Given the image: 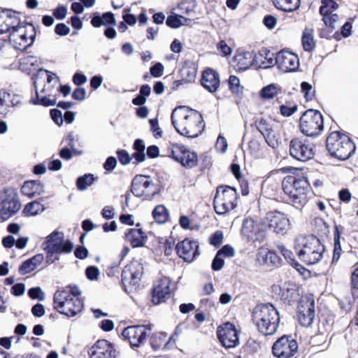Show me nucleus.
<instances>
[{
	"instance_id": "nucleus-1",
	"label": "nucleus",
	"mask_w": 358,
	"mask_h": 358,
	"mask_svg": "<svg viewBox=\"0 0 358 358\" xmlns=\"http://www.w3.org/2000/svg\"><path fill=\"white\" fill-rule=\"evenodd\" d=\"M171 120L177 133L189 138L199 136L205 128L201 113L186 106L176 107L171 113Z\"/></svg>"
},
{
	"instance_id": "nucleus-2",
	"label": "nucleus",
	"mask_w": 358,
	"mask_h": 358,
	"mask_svg": "<svg viewBox=\"0 0 358 358\" xmlns=\"http://www.w3.org/2000/svg\"><path fill=\"white\" fill-rule=\"evenodd\" d=\"M82 292L76 285H69L56 291L53 297L54 308L60 314L73 317L84 308Z\"/></svg>"
},
{
	"instance_id": "nucleus-3",
	"label": "nucleus",
	"mask_w": 358,
	"mask_h": 358,
	"mask_svg": "<svg viewBox=\"0 0 358 358\" xmlns=\"http://www.w3.org/2000/svg\"><path fill=\"white\" fill-rule=\"evenodd\" d=\"M282 189L296 209H302L313 195L308 178L303 176H286L282 181Z\"/></svg>"
},
{
	"instance_id": "nucleus-4",
	"label": "nucleus",
	"mask_w": 358,
	"mask_h": 358,
	"mask_svg": "<svg viewBox=\"0 0 358 358\" xmlns=\"http://www.w3.org/2000/svg\"><path fill=\"white\" fill-rule=\"evenodd\" d=\"M252 320L260 334L271 336L274 334L278 328L280 315L273 304L261 303L253 309Z\"/></svg>"
},
{
	"instance_id": "nucleus-5",
	"label": "nucleus",
	"mask_w": 358,
	"mask_h": 358,
	"mask_svg": "<svg viewBox=\"0 0 358 358\" xmlns=\"http://www.w3.org/2000/svg\"><path fill=\"white\" fill-rule=\"evenodd\" d=\"M19 69L27 74L32 75L35 95L31 98L30 103L45 106V85L42 87L40 92L38 89V86L43 83L42 76H41V73L44 70L42 59L34 55H24L19 60Z\"/></svg>"
},
{
	"instance_id": "nucleus-6",
	"label": "nucleus",
	"mask_w": 358,
	"mask_h": 358,
	"mask_svg": "<svg viewBox=\"0 0 358 358\" xmlns=\"http://www.w3.org/2000/svg\"><path fill=\"white\" fill-rule=\"evenodd\" d=\"M294 250L299 259L306 265H313L319 262L325 250L320 239L314 235L297 238Z\"/></svg>"
},
{
	"instance_id": "nucleus-7",
	"label": "nucleus",
	"mask_w": 358,
	"mask_h": 358,
	"mask_svg": "<svg viewBox=\"0 0 358 358\" xmlns=\"http://www.w3.org/2000/svg\"><path fill=\"white\" fill-rule=\"evenodd\" d=\"M326 148L332 157L340 160L348 159L356 148L351 138L338 131L329 133L326 139Z\"/></svg>"
},
{
	"instance_id": "nucleus-8",
	"label": "nucleus",
	"mask_w": 358,
	"mask_h": 358,
	"mask_svg": "<svg viewBox=\"0 0 358 358\" xmlns=\"http://www.w3.org/2000/svg\"><path fill=\"white\" fill-rule=\"evenodd\" d=\"M73 249V243L64 239L62 231H54L46 236V264L59 261L61 255L69 254Z\"/></svg>"
},
{
	"instance_id": "nucleus-9",
	"label": "nucleus",
	"mask_w": 358,
	"mask_h": 358,
	"mask_svg": "<svg viewBox=\"0 0 358 358\" xmlns=\"http://www.w3.org/2000/svg\"><path fill=\"white\" fill-rule=\"evenodd\" d=\"M236 189L229 185H219L213 199V208L217 215H225L238 206Z\"/></svg>"
},
{
	"instance_id": "nucleus-10",
	"label": "nucleus",
	"mask_w": 358,
	"mask_h": 358,
	"mask_svg": "<svg viewBox=\"0 0 358 358\" xmlns=\"http://www.w3.org/2000/svg\"><path fill=\"white\" fill-rule=\"evenodd\" d=\"M299 129L306 136H319L324 130V117L320 111L308 109L301 115Z\"/></svg>"
},
{
	"instance_id": "nucleus-11",
	"label": "nucleus",
	"mask_w": 358,
	"mask_h": 358,
	"mask_svg": "<svg viewBox=\"0 0 358 358\" xmlns=\"http://www.w3.org/2000/svg\"><path fill=\"white\" fill-rule=\"evenodd\" d=\"M36 37V30L31 23L20 20L18 24L9 34V41L17 50H24L32 45Z\"/></svg>"
},
{
	"instance_id": "nucleus-12",
	"label": "nucleus",
	"mask_w": 358,
	"mask_h": 358,
	"mask_svg": "<svg viewBox=\"0 0 358 358\" xmlns=\"http://www.w3.org/2000/svg\"><path fill=\"white\" fill-rule=\"evenodd\" d=\"M314 144L305 136H295L289 141V155L294 159L305 162L314 157Z\"/></svg>"
},
{
	"instance_id": "nucleus-13",
	"label": "nucleus",
	"mask_w": 358,
	"mask_h": 358,
	"mask_svg": "<svg viewBox=\"0 0 358 358\" xmlns=\"http://www.w3.org/2000/svg\"><path fill=\"white\" fill-rule=\"evenodd\" d=\"M21 204L15 189L4 188L0 193V218L5 221L15 215Z\"/></svg>"
},
{
	"instance_id": "nucleus-14",
	"label": "nucleus",
	"mask_w": 358,
	"mask_h": 358,
	"mask_svg": "<svg viewBox=\"0 0 358 358\" xmlns=\"http://www.w3.org/2000/svg\"><path fill=\"white\" fill-rule=\"evenodd\" d=\"M262 219L266 231H271L276 234L285 235L289 229L290 222L287 215L280 210H270Z\"/></svg>"
},
{
	"instance_id": "nucleus-15",
	"label": "nucleus",
	"mask_w": 358,
	"mask_h": 358,
	"mask_svg": "<svg viewBox=\"0 0 358 358\" xmlns=\"http://www.w3.org/2000/svg\"><path fill=\"white\" fill-rule=\"evenodd\" d=\"M131 192L137 197L150 200L159 193V188L150 176L136 175L132 180Z\"/></svg>"
},
{
	"instance_id": "nucleus-16",
	"label": "nucleus",
	"mask_w": 358,
	"mask_h": 358,
	"mask_svg": "<svg viewBox=\"0 0 358 358\" xmlns=\"http://www.w3.org/2000/svg\"><path fill=\"white\" fill-rule=\"evenodd\" d=\"M150 331V325H131L125 327L121 335L123 341L128 343L134 349L142 346L145 343Z\"/></svg>"
},
{
	"instance_id": "nucleus-17",
	"label": "nucleus",
	"mask_w": 358,
	"mask_h": 358,
	"mask_svg": "<svg viewBox=\"0 0 358 358\" xmlns=\"http://www.w3.org/2000/svg\"><path fill=\"white\" fill-rule=\"evenodd\" d=\"M239 334L240 331L230 322L220 324L216 330L217 340L225 349L234 348L239 345Z\"/></svg>"
},
{
	"instance_id": "nucleus-18",
	"label": "nucleus",
	"mask_w": 358,
	"mask_h": 358,
	"mask_svg": "<svg viewBox=\"0 0 358 358\" xmlns=\"http://www.w3.org/2000/svg\"><path fill=\"white\" fill-rule=\"evenodd\" d=\"M298 348V343L292 335H283L273 343L272 353L277 358H292Z\"/></svg>"
},
{
	"instance_id": "nucleus-19",
	"label": "nucleus",
	"mask_w": 358,
	"mask_h": 358,
	"mask_svg": "<svg viewBox=\"0 0 358 358\" xmlns=\"http://www.w3.org/2000/svg\"><path fill=\"white\" fill-rule=\"evenodd\" d=\"M168 155L182 166L191 169L198 162L196 152L190 151L185 145L174 143L168 148Z\"/></svg>"
},
{
	"instance_id": "nucleus-20",
	"label": "nucleus",
	"mask_w": 358,
	"mask_h": 358,
	"mask_svg": "<svg viewBox=\"0 0 358 358\" xmlns=\"http://www.w3.org/2000/svg\"><path fill=\"white\" fill-rule=\"evenodd\" d=\"M143 273V264L138 261H131L122 269L121 282L124 287L138 285Z\"/></svg>"
},
{
	"instance_id": "nucleus-21",
	"label": "nucleus",
	"mask_w": 358,
	"mask_h": 358,
	"mask_svg": "<svg viewBox=\"0 0 358 358\" xmlns=\"http://www.w3.org/2000/svg\"><path fill=\"white\" fill-rule=\"evenodd\" d=\"M297 317L303 327L312 324L315 318V301L312 296H301L297 306Z\"/></svg>"
},
{
	"instance_id": "nucleus-22",
	"label": "nucleus",
	"mask_w": 358,
	"mask_h": 358,
	"mask_svg": "<svg viewBox=\"0 0 358 358\" xmlns=\"http://www.w3.org/2000/svg\"><path fill=\"white\" fill-rule=\"evenodd\" d=\"M263 219L260 222L252 217H246L242 224L241 234L249 241H261L266 237V229L263 227Z\"/></svg>"
},
{
	"instance_id": "nucleus-23",
	"label": "nucleus",
	"mask_w": 358,
	"mask_h": 358,
	"mask_svg": "<svg viewBox=\"0 0 358 358\" xmlns=\"http://www.w3.org/2000/svg\"><path fill=\"white\" fill-rule=\"evenodd\" d=\"M171 281L168 277L160 278L154 284L152 292V302L155 305L164 303L171 296Z\"/></svg>"
},
{
	"instance_id": "nucleus-24",
	"label": "nucleus",
	"mask_w": 358,
	"mask_h": 358,
	"mask_svg": "<svg viewBox=\"0 0 358 358\" xmlns=\"http://www.w3.org/2000/svg\"><path fill=\"white\" fill-rule=\"evenodd\" d=\"M275 64L283 72H295L299 68V59L296 54L282 50L275 55Z\"/></svg>"
},
{
	"instance_id": "nucleus-25",
	"label": "nucleus",
	"mask_w": 358,
	"mask_h": 358,
	"mask_svg": "<svg viewBox=\"0 0 358 358\" xmlns=\"http://www.w3.org/2000/svg\"><path fill=\"white\" fill-rule=\"evenodd\" d=\"M257 129L264 136L265 141L271 148L275 149L280 144V138L273 129L271 123L264 117L257 118L254 122Z\"/></svg>"
},
{
	"instance_id": "nucleus-26",
	"label": "nucleus",
	"mask_w": 358,
	"mask_h": 358,
	"mask_svg": "<svg viewBox=\"0 0 358 358\" xmlns=\"http://www.w3.org/2000/svg\"><path fill=\"white\" fill-rule=\"evenodd\" d=\"M175 250L178 257L187 262L193 261L199 254L198 243L188 238L178 242Z\"/></svg>"
},
{
	"instance_id": "nucleus-27",
	"label": "nucleus",
	"mask_w": 358,
	"mask_h": 358,
	"mask_svg": "<svg viewBox=\"0 0 358 358\" xmlns=\"http://www.w3.org/2000/svg\"><path fill=\"white\" fill-rule=\"evenodd\" d=\"M20 13L11 9L0 8V34H10L15 27L20 24Z\"/></svg>"
},
{
	"instance_id": "nucleus-28",
	"label": "nucleus",
	"mask_w": 358,
	"mask_h": 358,
	"mask_svg": "<svg viewBox=\"0 0 358 358\" xmlns=\"http://www.w3.org/2000/svg\"><path fill=\"white\" fill-rule=\"evenodd\" d=\"M115 353L114 345L105 339L98 340L88 351L90 358H115Z\"/></svg>"
},
{
	"instance_id": "nucleus-29",
	"label": "nucleus",
	"mask_w": 358,
	"mask_h": 358,
	"mask_svg": "<svg viewBox=\"0 0 358 358\" xmlns=\"http://www.w3.org/2000/svg\"><path fill=\"white\" fill-rule=\"evenodd\" d=\"M200 83L205 90L214 93L217 91L220 85V75L213 68L206 67L202 71Z\"/></svg>"
},
{
	"instance_id": "nucleus-30",
	"label": "nucleus",
	"mask_w": 358,
	"mask_h": 358,
	"mask_svg": "<svg viewBox=\"0 0 358 358\" xmlns=\"http://www.w3.org/2000/svg\"><path fill=\"white\" fill-rule=\"evenodd\" d=\"M322 5L319 8V13L325 25L332 27L333 22H337L339 17L333 12L338 9V4L335 0H321Z\"/></svg>"
},
{
	"instance_id": "nucleus-31",
	"label": "nucleus",
	"mask_w": 358,
	"mask_h": 358,
	"mask_svg": "<svg viewBox=\"0 0 358 358\" xmlns=\"http://www.w3.org/2000/svg\"><path fill=\"white\" fill-rule=\"evenodd\" d=\"M150 345L155 351L169 349L176 342L173 336H169L165 332H155L149 338Z\"/></svg>"
},
{
	"instance_id": "nucleus-32",
	"label": "nucleus",
	"mask_w": 358,
	"mask_h": 358,
	"mask_svg": "<svg viewBox=\"0 0 358 358\" xmlns=\"http://www.w3.org/2000/svg\"><path fill=\"white\" fill-rule=\"evenodd\" d=\"M254 57L253 51H237L232 59L234 67L237 71H244L255 66Z\"/></svg>"
},
{
	"instance_id": "nucleus-33",
	"label": "nucleus",
	"mask_w": 358,
	"mask_h": 358,
	"mask_svg": "<svg viewBox=\"0 0 358 358\" xmlns=\"http://www.w3.org/2000/svg\"><path fill=\"white\" fill-rule=\"evenodd\" d=\"M256 259L259 265L267 266L278 267L282 263L281 258L275 251L263 248L258 250Z\"/></svg>"
},
{
	"instance_id": "nucleus-34",
	"label": "nucleus",
	"mask_w": 358,
	"mask_h": 358,
	"mask_svg": "<svg viewBox=\"0 0 358 358\" xmlns=\"http://www.w3.org/2000/svg\"><path fill=\"white\" fill-rule=\"evenodd\" d=\"M255 66L260 69H268L275 64V55L267 48H262L255 52Z\"/></svg>"
},
{
	"instance_id": "nucleus-35",
	"label": "nucleus",
	"mask_w": 358,
	"mask_h": 358,
	"mask_svg": "<svg viewBox=\"0 0 358 358\" xmlns=\"http://www.w3.org/2000/svg\"><path fill=\"white\" fill-rule=\"evenodd\" d=\"M125 239L130 243L132 248H140L145 245L148 236L141 229L133 228L125 233Z\"/></svg>"
},
{
	"instance_id": "nucleus-36",
	"label": "nucleus",
	"mask_w": 358,
	"mask_h": 358,
	"mask_svg": "<svg viewBox=\"0 0 358 358\" xmlns=\"http://www.w3.org/2000/svg\"><path fill=\"white\" fill-rule=\"evenodd\" d=\"M15 95L5 90H0V115L5 117L13 108L18 103L15 101Z\"/></svg>"
},
{
	"instance_id": "nucleus-37",
	"label": "nucleus",
	"mask_w": 358,
	"mask_h": 358,
	"mask_svg": "<svg viewBox=\"0 0 358 358\" xmlns=\"http://www.w3.org/2000/svg\"><path fill=\"white\" fill-rule=\"evenodd\" d=\"M90 23L93 27L99 28L102 25L115 26L116 20L114 14L110 12H106L100 15L98 12L92 13Z\"/></svg>"
},
{
	"instance_id": "nucleus-38",
	"label": "nucleus",
	"mask_w": 358,
	"mask_h": 358,
	"mask_svg": "<svg viewBox=\"0 0 358 358\" xmlns=\"http://www.w3.org/2000/svg\"><path fill=\"white\" fill-rule=\"evenodd\" d=\"M272 289L274 292L280 291V299L287 305H292L300 300L299 292L296 289L287 288L281 289L279 286L273 285L272 286Z\"/></svg>"
},
{
	"instance_id": "nucleus-39",
	"label": "nucleus",
	"mask_w": 358,
	"mask_h": 358,
	"mask_svg": "<svg viewBox=\"0 0 358 358\" xmlns=\"http://www.w3.org/2000/svg\"><path fill=\"white\" fill-rule=\"evenodd\" d=\"M20 191L22 195L32 198L43 191V185L38 180H27L23 183Z\"/></svg>"
},
{
	"instance_id": "nucleus-40",
	"label": "nucleus",
	"mask_w": 358,
	"mask_h": 358,
	"mask_svg": "<svg viewBox=\"0 0 358 358\" xmlns=\"http://www.w3.org/2000/svg\"><path fill=\"white\" fill-rule=\"evenodd\" d=\"M301 44L305 52H313L316 47V41L314 38V29L306 27L302 32Z\"/></svg>"
},
{
	"instance_id": "nucleus-41",
	"label": "nucleus",
	"mask_w": 358,
	"mask_h": 358,
	"mask_svg": "<svg viewBox=\"0 0 358 358\" xmlns=\"http://www.w3.org/2000/svg\"><path fill=\"white\" fill-rule=\"evenodd\" d=\"M273 6L279 10L290 13L298 10L301 0H271Z\"/></svg>"
},
{
	"instance_id": "nucleus-42",
	"label": "nucleus",
	"mask_w": 358,
	"mask_h": 358,
	"mask_svg": "<svg viewBox=\"0 0 358 358\" xmlns=\"http://www.w3.org/2000/svg\"><path fill=\"white\" fill-rule=\"evenodd\" d=\"M133 148L135 150V152L132 154V157L136 160L135 164L144 162L145 159V155L144 152L145 147L143 141L140 138L135 140Z\"/></svg>"
},
{
	"instance_id": "nucleus-43",
	"label": "nucleus",
	"mask_w": 358,
	"mask_h": 358,
	"mask_svg": "<svg viewBox=\"0 0 358 358\" xmlns=\"http://www.w3.org/2000/svg\"><path fill=\"white\" fill-rule=\"evenodd\" d=\"M334 252L332 257V263H336L340 259L342 248L341 245V232L337 226L335 227L334 231Z\"/></svg>"
},
{
	"instance_id": "nucleus-44",
	"label": "nucleus",
	"mask_w": 358,
	"mask_h": 358,
	"mask_svg": "<svg viewBox=\"0 0 358 358\" xmlns=\"http://www.w3.org/2000/svg\"><path fill=\"white\" fill-rule=\"evenodd\" d=\"M152 217L157 223L164 224L169 219V211L164 205H157L152 211Z\"/></svg>"
},
{
	"instance_id": "nucleus-45",
	"label": "nucleus",
	"mask_w": 358,
	"mask_h": 358,
	"mask_svg": "<svg viewBox=\"0 0 358 358\" xmlns=\"http://www.w3.org/2000/svg\"><path fill=\"white\" fill-rule=\"evenodd\" d=\"M95 180L96 178L93 174L85 173L77 178L76 182L77 189L80 191H83L92 185Z\"/></svg>"
},
{
	"instance_id": "nucleus-46",
	"label": "nucleus",
	"mask_w": 358,
	"mask_h": 358,
	"mask_svg": "<svg viewBox=\"0 0 358 358\" xmlns=\"http://www.w3.org/2000/svg\"><path fill=\"white\" fill-rule=\"evenodd\" d=\"M278 249L286 261L294 268L302 266L296 260L295 256L292 250L286 248L284 245H278Z\"/></svg>"
},
{
	"instance_id": "nucleus-47",
	"label": "nucleus",
	"mask_w": 358,
	"mask_h": 358,
	"mask_svg": "<svg viewBox=\"0 0 358 358\" xmlns=\"http://www.w3.org/2000/svg\"><path fill=\"white\" fill-rule=\"evenodd\" d=\"M298 110V105L294 101H286L285 104H282L279 107V111L283 117H290Z\"/></svg>"
},
{
	"instance_id": "nucleus-48",
	"label": "nucleus",
	"mask_w": 358,
	"mask_h": 358,
	"mask_svg": "<svg viewBox=\"0 0 358 358\" xmlns=\"http://www.w3.org/2000/svg\"><path fill=\"white\" fill-rule=\"evenodd\" d=\"M44 206L40 202L34 201L27 203L24 208V213L27 215H36L43 212Z\"/></svg>"
},
{
	"instance_id": "nucleus-49",
	"label": "nucleus",
	"mask_w": 358,
	"mask_h": 358,
	"mask_svg": "<svg viewBox=\"0 0 358 358\" xmlns=\"http://www.w3.org/2000/svg\"><path fill=\"white\" fill-rule=\"evenodd\" d=\"M278 93V89L275 84H270L264 87L259 95L262 99H271L274 98Z\"/></svg>"
},
{
	"instance_id": "nucleus-50",
	"label": "nucleus",
	"mask_w": 358,
	"mask_h": 358,
	"mask_svg": "<svg viewBox=\"0 0 358 358\" xmlns=\"http://www.w3.org/2000/svg\"><path fill=\"white\" fill-rule=\"evenodd\" d=\"M229 89L231 93L238 95L242 92L243 87L240 85L239 78L234 75H231L228 79Z\"/></svg>"
},
{
	"instance_id": "nucleus-51",
	"label": "nucleus",
	"mask_w": 358,
	"mask_h": 358,
	"mask_svg": "<svg viewBox=\"0 0 358 358\" xmlns=\"http://www.w3.org/2000/svg\"><path fill=\"white\" fill-rule=\"evenodd\" d=\"M184 18L182 16L172 13L169 15L166 20V25L172 29H177L182 25V19Z\"/></svg>"
},
{
	"instance_id": "nucleus-52",
	"label": "nucleus",
	"mask_w": 358,
	"mask_h": 358,
	"mask_svg": "<svg viewBox=\"0 0 358 358\" xmlns=\"http://www.w3.org/2000/svg\"><path fill=\"white\" fill-rule=\"evenodd\" d=\"M301 90L306 101H312L314 99L315 90L309 83L302 82L301 84Z\"/></svg>"
},
{
	"instance_id": "nucleus-53",
	"label": "nucleus",
	"mask_w": 358,
	"mask_h": 358,
	"mask_svg": "<svg viewBox=\"0 0 358 358\" xmlns=\"http://www.w3.org/2000/svg\"><path fill=\"white\" fill-rule=\"evenodd\" d=\"M175 245V240L173 237H169L162 243L161 248L164 250V255L167 257L172 255Z\"/></svg>"
},
{
	"instance_id": "nucleus-54",
	"label": "nucleus",
	"mask_w": 358,
	"mask_h": 358,
	"mask_svg": "<svg viewBox=\"0 0 358 358\" xmlns=\"http://www.w3.org/2000/svg\"><path fill=\"white\" fill-rule=\"evenodd\" d=\"M260 343L255 340H249L243 347L244 352L253 355L260 349Z\"/></svg>"
},
{
	"instance_id": "nucleus-55",
	"label": "nucleus",
	"mask_w": 358,
	"mask_h": 358,
	"mask_svg": "<svg viewBox=\"0 0 358 358\" xmlns=\"http://www.w3.org/2000/svg\"><path fill=\"white\" fill-rule=\"evenodd\" d=\"M223 238L224 236L222 231L217 230L211 234L209 238V243L215 247H219L222 244Z\"/></svg>"
},
{
	"instance_id": "nucleus-56",
	"label": "nucleus",
	"mask_w": 358,
	"mask_h": 358,
	"mask_svg": "<svg viewBox=\"0 0 358 358\" xmlns=\"http://www.w3.org/2000/svg\"><path fill=\"white\" fill-rule=\"evenodd\" d=\"M117 159L122 165H127L130 163L131 157L126 150L120 149L116 152Z\"/></svg>"
},
{
	"instance_id": "nucleus-57",
	"label": "nucleus",
	"mask_w": 358,
	"mask_h": 358,
	"mask_svg": "<svg viewBox=\"0 0 358 358\" xmlns=\"http://www.w3.org/2000/svg\"><path fill=\"white\" fill-rule=\"evenodd\" d=\"M326 341H327V337L322 334H319L313 336L310 338V344L311 345V346L313 348H314V347L319 348L320 346H322L324 344H325Z\"/></svg>"
},
{
	"instance_id": "nucleus-58",
	"label": "nucleus",
	"mask_w": 358,
	"mask_h": 358,
	"mask_svg": "<svg viewBox=\"0 0 358 358\" xmlns=\"http://www.w3.org/2000/svg\"><path fill=\"white\" fill-rule=\"evenodd\" d=\"M217 50L224 57L229 56L231 54V48L227 45L225 41L221 40L217 43Z\"/></svg>"
},
{
	"instance_id": "nucleus-59",
	"label": "nucleus",
	"mask_w": 358,
	"mask_h": 358,
	"mask_svg": "<svg viewBox=\"0 0 358 358\" xmlns=\"http://www.w3.org/2000/svg\"><path fill=\"white\" fill-rule=\"evenodd\" d=\"M150 124V131L152 132L155 138H161L162 136V130L159 126L158 120L157 118L150 119L149 120Z\"/></svg>"
},
{
	"instance_id": "nucleus-60",
	"label": "nucleus",
	"mask_w": 358,
	"mask_h": 358,
	"mask_svg": "<svg viewBox=\"0 0 358 358\" xmlns=\"http://www.w3.org/2000/svg\"><path fill=\"white\" fill-rule=\"evenodd\" d=\"M34 265L31 260L27 259L19 266L18 271L21 275H26L34 270Z\"/></svg>"
},
{
	"instance_id": "nucleus-61",
	"label": "nucleus",
	"mask_w": 358,
	"mask_h": 358,
	"mask_svg": "<svg viewBox=\"0 0 358 358\" xmlns=\"http://www.w3.org/2000/svg\"><path fill=\"white\" fill-rule=\"evenodd\" d=\"M182 75L187 82H192L196 76V69L194 67H184L182 70Z\"/></svg>"
},
{
	"instance_id": "nucleus-62",
	"label": "nucleus",
	"mask_w": 358,
	"mask_h": 358,
	"mask_svg": "<svg viewBox=\"0 0 358 358\" xmlns=\"http://www.w3.org/2000/svg\"><path fill=\"white\" fill-rule=\"evenodd\" d=\"M99 270L96 266H90L85 269V275L90 280H96L99 275Z\"/></svg>"
},
{
	"instance_id": "nucleus-63",
	"label": "nucleus",
	"mask_w": 358,
	"mask_h": 358,
	"mask_svg": "<svg viewBox=\"0 0 358 358\" xmlns=\"http://www.w3.org/2000/svg\"><path fill=\"white\" fill-rule=\"evenodd\" d=\"M164 69L163 64L160 62H157L150 67V73L152 77L159 78L163 75Z\"/></svg>"
},
{
	"instance_id": "nucleus-64",
	"label": "nucleus",
	"mask_w": 358,
	"mask_h": 358,
	"mask_svg": "<svg viewBox=\"0 0 358 358\" xmlns=\"http://www.w3.org/2000/svg\"><path fill=\"white\" fill-rule=\"evenodd\" d=\"M353 271L351 274V287L352 289H358V262L353 266Z\"/></svg>"
}]
</instances>
